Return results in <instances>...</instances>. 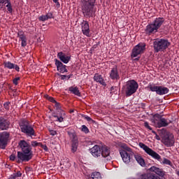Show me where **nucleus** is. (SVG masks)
Wrapping results in <instances>:
<instances>
[{
    "label": "nucleus",
    "mask_w": 179,
    "mask_h": 179,
    "mask_svg": "<svg viewBox=\"0 0 179 179\" xmlns=\"http://www.w3.org/2000/svg\"><path fill=\"white\" fill-rule=\"evenodd\" d=\"M18 146L21 151L17 152V163L20 162H30L33 159V151L31 145L24 140H20Z\"/></svg>",
    "instance_id": "1"
},
{
    "label": "nucleus",
    "mask_w": 179,
    "mask_h": 179,
    "mask_svg": "<svg viewBox=\"0 0 179 179\" xmlns=\"http://www.w3.org/2000/svg\"><path fill=\"white\" fill-rule=\"evenodd\" d=\"M96 0H83L82 5V12L85 17H95L97 8L94 6Z\"/></svg>",
    "instance_id": "2"
},
{
    "label": "nucleus",
    "mask_w": 179,
    "mask_h": 179,
    "mask_svg": "<svg viewBox=\"0 0 179 179\" xmlns=\"http://www.w3.org/2000/svg\"><path fill=\"white\" fill-rule=\"evenodd\" d=\"M164 20H165L163 17L155 18L153 22H150L146 26L145 29V34H147V36H152V34H155V33H157V31H159V29L163 26Z\"/></svg>",
    "instance_id": "3"
},
{
    "label": "nucleus",
    "mask_w": 179,
    "mask_h": 179,
    "mask_svg": "<svg viewBox=\"0 0 179 179\" xmlns=\"http://www.w3.org/2000/svg\"><path fill=\"white\" fill-rule=\"evenodd\" d=\"M170 42L167 39H157L153 42L155 52H162L166 51L170 47Z\"/></svg>",
    "instance_id": "4"
},
{
    "label": "nucleus",
    "mask_w": 179,
    "mask_h": 179,
    "mask_svg": "<svg viewBox=\"0 0 179 179\" xmlns=\"http://www.w3.org/2000/svg\"><path fill=\"white\" fill-rule=\"evenodd\" d=\"M139 85L135 81V80H130L126 83V85L123 86V89L125 92L127 97L132 96L134 93H136Z\"/></svg>",
    "instance_id": "5"
},
{
    "label": "nucleus",
    "mask_w": 179,
    "mask_h": 179,
    "mask_svg": "<svg viewBox=\"0 0 179 179\" xmlns=\"http://www.w3.org/2000/svg\"><path fill=\"white\" fill-rule=\"evenodd\" d=\"M21 132L25 134L27 136H36V131L29 121L22 120L19 124Z\"/></svg>",
    "instance_id": "6"
},
{
    "label": "nucleus",
    "mask_w": 179,
    "mask_h": 179,
    "mask_svg": "<svg viewBox=\"0 0 179 179\" xmlns=\"http://www.w3.org/2000/svg\"><path fill=\"white\" fill-rule=\"evenodd\" d=\"M54 104L57 111V113L53 112L52 113V117H54V118H56L55 120L56 122H64V118H65V116L66 115V114L65 113V111L61 109V103L56 101Z\"/></svg>",
    "instance_id": "7"
},
{
    "label": "nucleus",
    "mask_w": 179,
    "mask_h": 179,
    "mask_svg": "<svg viewBox=\"0 0 179 179\" xmlns=\"http://www.w3.org/2000/svg\"><path fill=\"white\" fill-rule=\"evenodd\" d=\"M147 87L148 89H150V92H155L157 94H159V96L167 94L169 92V88L166 87L156 86L153 83H150Z\"/></svg>",
    "instance_id": "8"
},
{
    "label": "nucleus",
    "mask_w": 179,
    "mask_h": 179,
    "mask_svg": "<svg viewBox=\"0 0 179 179\" xmlns=\"http://www.w3.org/2000/svg\"><path fill=\"white\" fill-rule=\"evenodd\" d=\"M138 145L145 152V153H147V155L151 156L152 159H155V160H160V159H162L160 155L152 150V148H149L148 145H145L143 143H139Z\"/></svg>",
    "instance_id": "9"
},
{
    "label": "nucleus",
    "mask_w": 179,
    "mask_h": 179,
    "mask_svg": "<svg viewBox=\"0 0 179 179\" xmlns=\"http://www.w3.org/2000/svg\"><path fill=\"white\" fill-rule=\"evenodd\" d=\"M145 48H146V43H139L133 48L132 52L131 55V58H136V57H138V55H141V54H143V51H145Z\"/></svg>",
    "instance_id": "10"
},
{
    "label": "nucleus",
    "mask_w": 179,
    "mask_h": 179,
    "mask_svg": "<svg viewBox=\"0 0 179 179\" xmlns=\"http://www.w3.org/2000/svg\"><path fill=\"white\" fill-rule=\"evenodd\" d=\"M10 136V134L8 131H3L0 133V149H6Z\"/></svg>",
    "instance_id": "11"
},
{
    "label": "nucleus",
    "mask_w": 179,
    "mask_h": 179,
    "mask_svg": "<svg viewBox=\"0 0 179 179\" xmlns=\"http://www.w3.org/2000/svg\"><path fill=\"white\" fill-rule=\"evenodd\" d=\"M111 149L107 145H103L101 149V156H102L104 162H111Z\"/></svg>",
    "instance_id": "12"
},
{
    "label": "nucleus",
    "mask_w": 179,
    "mask_h": 179,
    "mask_svg": "<svg viewBox=\"0 0 179 179\" xmlns=\"http://www.w3.org/2000/svg\"><path fill=\"white\" fill-rule=\"evenodd\" d=\"M162 143H164L166 148H171V146H174V135H173V134H168L164 136L162 138Z\"/></svg>",
    "instance_id": "13"
},
{
    "label": "nucleus",
    "mask_w": 179,
    "mask_h": 179,
    "mask_svg": "<svg viewBox=\"0 0 179 179\" xmlns=\"http://www.w3.org/2000/svg\"><path fill=\"white\" fill-rule=\"evenodd\" d=\"M82 32L84 36L87 37H90V26L89 25V22L86 20H83L80 24Z\"/></svg>",
    "instance_id": "14"
},
{
    "label": "nucleus",
    "mask_w": 179,
    "mask_h": 179,
    "mask_svg": "<svg viewBox=\"0 0 179 179\" xmlns=\"http://www.w3.org/2000/svg\"><path fill=\"white\" fill-rule=\"evenodd\" d=\"M90 152L93 157H95L96 159L101 156V148H100V145H95L94 147L90 149Z\"/></svg>",
    "instance_id": "15"
},
{
    "label": "nucleus",
    "mask_w": 179,
    "mask_h": 179,
    "mask_svg": "<svg viewBox=\"0 0 179 179\" xmlns=\"http://www.w3.org/2000/svg\"><path fill=\"white\" fill-rule=\"evenodd\" d=\"M109 78L112 80H120V73L118 72V68L117 66H115L111 69L110 72L109 73Z\"/></svg>",
    "instance_id": "16"
},
{
    "label": "nucleus",
    "mask_w": 179,
    "mask_h": 179,
    "mask_svg": "<svg viewBox=\"0 0 179 179\" xmlns=\"http://www.w3.org/2000/svg\"><path fill=\"white\" fill-rule=\"evenodd\" d=\"M120 155L124 163H126V164L131 163V154L128 153V152L124 150H120Z\"/></svg>",
    "instance_id": "17"
},
{
    "label": "nucleus",
    "mask_w": 179,
    "mask_h": 179,
    "mask_svg": "<svg viewBox=\"0 0 179 179\" xmlns=\"http://www.w3.org/2000/svg\"><path fill=\"white\" fill-rule=\"evenodd\" d=\"M9 125H10V122L9 121L2 117H0V129L1 131H6V129H9Z\"/></svg>",
    "instance_id": "18"
},
{
    "label": "nucleus",
    "mask_w": 179,
    "mask_h": 179,
    "mask_svg": "<svg viewBox=\"0 0 179 179\" xmlns=\"http://www.w3.org/2000/svg\"><path fill=\"white\" fill-rule=\"evenodd\" d=\"M171 124V120H167L164 117H162L159 122H157V128H163L166 127H169Z\"/></svg>",
    "instance_id": "19"
},
{
    "label": "nucleus",
    "mask_w": 179,
    "mask_h": 179,
    "mask_svg": "<svg viewBox=\"0 0 179 179\" xmlns=\"http://www.w3.org/2000/svg\"><path fill=\"white\" fill-rule=\"evenodd\" d=\"M17 36L21 41V46L26 47V45H27V38L26 37V35H24V32L23 31H19Z\"/></svg>",
    "instance_id": "20"
},
{
    "label": "nucleus",
    "mask_w": 179,
    "mask_h": 179,
    "mask_svg": "<svg viewBox=\"0 0 179 179\" xmlns=\"http://www.w3.org/2000/svg\"><path fill=\"white\" fill-rule=\"evenodd\" d=\"M55 65L57 68V71L59 72H61L62 73H64V72H68V70L66 69V66L64 65L62 62H59L58 59H55Z\"/></svg>",
    "instance_id": "21"
},
{
    "label": "nucleus",
    "mask_w": 179,
    "mask_h": 179,
    "mask_svg": "<svg viewBox=\"0 0 179 179\" xmlns=\"http://www.w3.org/2000/svg\"><path fill=\"white\" fill-rule=\"evenodd\" d=\"M93 79L94 82H96V83H100V85H102V86H107V84H106V81L104 80V78L101 74L95 73Z\"/></svg>",
    "instance_id": "22"
},
{
    "label": "nucleus",
    "mask_w": 179,
    "mask_h": 179,
    "mask_svg": "<svg viewBox=\"0 0 179 179\" xmlns=\"http://www.w3.org/2000/svg\"><path fill=\"white\" fill-rule=\"evenodd\" d=\"M57 57L64 64H68V62L71 61V56H66V55L62 52H59L57 54Z\"/></svg>",
    "instance_id": "23"
},
{
    "label": "nucleus",
    "mask_w": 179,
    "mask_h": 179,
    "mask_svg": "<svg viewBox=\"0 0 179 179\" xmlns=\"http://www.w3.org/2000/svg\"><path fill=\"white\" fill-rule=\"evenodd\" d=\"M4 68H7V69H15L17 72H19L20 68H19V66L17 64H15L10 62H3Z\"/></svg>",
    "instance_id": "24"
},
{
    "label": "nucleus",
    "mask_w": 179,
    "mask_h": 179,
    "mask_svg": "<svg viewBox=\"0 0 179 179\" xmlns=\"http://www.w3.org/2000/svg\"><path fill=\"white\" fill-rule=\"evenodd\" d=\"M134 159L141 166V167H145L146 166V163L145 162V159L142 157V156L139 154L134 155Z\"/></svg>",
    "instance_id": "25"
},
{
    "label": "nucleus",
    "mask_w": 179,
    "mask_h": 179,
    "mask_svg": "<svg viewBox=\"0 0 179 179\" xmlns=\"http://www.w3.org/2000/svg\"><path fill=\"white\" fill-rule=\"evenodd\" d=\"M150 171H152V173H156L157 176H159L160 177H164L165 172L156 166H152L150 168Z\"/></svg>",
    "instance_id": "26"
},
{
    "label": "nucleus",
    "mask_w": 179,
    "mask_h": 179,
    "mask_svg": "<svg viewBox=\"0 0 179 179\" xmlns=\"http://www.w3.org/2000/svg\"><path fill=\"white\" fill-rule=\"evenodd\" d=\"M163 116L159 113H156L153 115L152 118L151 119V122L157 127V122H159L160 120Z\"/></svg>",
    "instance_id": "27"
},
{
    "label": "nucleus",
    "mask_w": 179,
    "mask_h": 179,
    "mask_svg": "<svg viewBox=\"0 0 179 179\" xmlns=\"http://www.w3.org/2000/svg\"><path fill=\"white\" fill-rule=\"evenodd\" d=\"M69 90L71 92V93L75 94V96H78V97H80V92L79 91V88L78 87H69Z\"/></svg>",
    "instance_id": "28"
},
{
    "label": "nucleus",
    "mask_w": 179,
    "mask_h": 179,
    "mask_svg": "<svg viewBox=\"0 0 179 179\" xmlns=\"http://www.w3.org/2000/svg\"><path fill=\"white\" fill-rule=\"evenodd\" d=\"M68 135L70 137L71 143H73V142H79V141L78 140V136L76 135V133L69 131Z\"/></svg>",
    "instance_id": "29"
},
{
    "label": "nucleus",
    "mask_w": 179,
    "mask_h": 179,
    "mask_svg": "<svg viewBox=\"0 0 179 179\" xmlns=\"http://www.w3.org/2000/svg\"><path fill=\"white\" fill-rule=\"evenodd\" d=\"M79 146V141H76L71 143V152L72 153H75L76 150H78V147Z\"/></svg>",
    "instance_id": "30"
},
{
    "label": "nucleus",
    "mask_w": 179,
    "mask_h": 179,
    "mask_svg": "<svg viewBox=\"0 0 179 179\" xmlns=\"http://www.w3.org/2000/svg\"><path fill=\"white\" fill-rule=\"evenodd\" d=\"M118 146L122 149H124V150H127V152H132L131 148L128 147V145L124 143H119Z\"/></svg>",
    "instance_id": "31"
},
{
    "label": "nucleus",
    "mask_w": 179,
    "mask_h": 179,
    "mask_svg": "<svg viewBox=\"0 0 179 179\" xmlns=\"http://www.w3.org/2000/svg\"><path fill=\"white\" fill-rule=\"evenodd\" d=\"M92 179H102L101 173L100 172H94L91 175Z\"/></svg>",
    "instance_id": "32"
},
{
    "label": "nucleus",
    "mask_w": 179,
    "mask_h": 179,
    "mask_svg": "<svg viewBox=\"0 0 179 179\" xmlns=\"http://www.w3.org/2000/svg\"><path fill=\"white\" fill-rule=\"evenodd\" d=\"M10 2V0H0V8L2 9L3 6H6L8 3Z\"/></svg>",
    "instance_id": "33"
},
{
    "label": "nucleus",
    "mask_w": 179,
    "mask_h": 179,
    "mask_svg": "<svg viewBox=\"0 0 179 179\" xmlns=\"http://www.w3.org/2000/svg\"><path fill=\"white\" fill-rule=\"evenodd\" d=\"M6 7L7 8L8 13H12L13 12V8H12V3H10V1L6 5Z\"/></svg>",
    "instance_id": "34"
},
{
    "label": "nucleus",
    "mask_w": 179,
    "mask_h": 179,
    "mask_svg": "<svg viewBox=\"0 0 179 179\" xmlns=\"http://www.w3.org/2000/svg\"><path fill=\"white\" fill-rule=\"evenodd\" d=\"M41 143L37 142V141H31V148H37V146H40Z\"/></svg>",
    "instance_id": "35"
},
{
    "label": "nucleus",
    "mask_w": 179,
    "mask_h": 179,
    "mask_svg": "<svg viewBox=\"0 0 179 179\" xmlns=\"http://www.w3.org/2000/svg\"><path fill=\"white\" fill-rule=\"evenodd\" d=\"M11 177L14 178H20V177H22V172L20 171H17L15 173H13Z\"/></svg>",
    "instance_id": "36"
},
{
    "label": "nucleus",
    "mask_w": 179,
    "mask_h": 179,
    "mask_svg": "<svg viewBox=\"0 0 179 179\" xmlns=\"http://www.w3.org/2000/svg\"><path fill=\"white\" fill-rule=\"evenodd\" d=\"M81 131L83 132H85V134H89V128H87V127H86V125L82 126Z\"/></svg>",
    "instance_id": "37"
},
{
    "label": "nucleus",
    "mask_w": 179,
    "mask_h": 179,
    "mask_svg": "<svg viewBox=\"0 0 179 179\" xmlns=\"http://www.w3.org/2000/svg\"><path fill=\"white\" fill-rule=\"evenodd\" d=\"M163 164H167L168 166H171V161L167 159V158H164L162 162Z\"/></svg>",
    "instance_id": "38"
},
{
    "label": "nucleus",
    "mask_w": 179,
    "mask_h": 179,
    "mask_svg": "<svg viewBox=\"0 0 179 179\" xmlns=\"http://www.w3.org/2000/svg\"><path fill=\"white\" fill-rule=\"evenodd\" d=\"M45 97H46L47 100H49L51 103H55L57 101L55 100V99L52 96H50L48 95H45Z\"/></svg>",
    "instance_id": "39"
},
{
    "label": "nucleus",
    "mask_w": 179,
    "mask_h": 179,
    "mask_svg": "<svg viewBox=\"0 0 179 179\" xmlns=\"http://www.w3.org/2000/svg\"><path fill=\"white\" fill-rule=\"evenodd\" d=\"M85 120H86L87 121H88V122H95L94 120H93V119H92L90 117L87 116V115H83Z\"/></svg>",
    "instance_id": "40"
},
{
    "label": "nucleus",
    "mask_w": 179,
    "mask_h": 179,
    "mask_svg": "<svg viewBox=\"0 0 179 179\" xmlns=\"http://www.w3.org/2000/svg\"><path fill=\"white\" fill-rule=\"evenodd\" d=\"M19 80H20V77L15 78L13 79V83H14L15 86H17V85H19Z\"/></svg>",
    "instance_id": "41"
},
{
    "label": "nucleus",
    "mask_w": 179,
    "mask_h": 179,
    "mask_svg": "<svg viewBox=\"0 0 179 179\" xmlns=\"http://www.w3.org/2000/svg\"><path fill=\"white\" fill-rule=\"evenodd\" d=\"M38 20H40L41 22H45V20H47V16L45 15H41L38 17Z\"/></svg>",
    "instance_id": "42"
},
{
    "label": "nucleus",
    "mask_w": 179,
    "mask_h": 179,
    "mask_svg": "<svg viewBox=\"0 0 179 179\" xmlns=\"http://www.w3.org/2000/svg\"><path fill=\"white\" fill-rule=\"evenodd\" d=\"M9 106H10V102H9V101H7L3 103V107H4L5 110H9Z\"/></svg>",
    "instance_id": "43"
},
{
    "label": "nucleus",
    "mask_w": 179,
    "mask_h": 179,
    "mask_svg": "<svg viewBox=\"0 0 179 179\" xmlns=\"http://www.w3.org/2000/svg\"><path fill=\"white\" fill-rule=\"evenodd\" d=\"M45 152H48V147H47V145H43V143H41L40 145Z\"/></svg>",
    "instance_id": "44"
},
{
    "label": "nucleus",
    "mask_w": 179,
    "mask_h": 179,
    "mask_svg": "<svg viewBox=\"0 0 179 179\" xmlns=\"http://www.w3.org/2000/svg\"><path fill=\"white\" fill-rule=\"evenodd\" d=\"M144 127L147 129H149V131H152V127L149 126V122H144Z\"/></svg>",
    "instance_id": "45"
},
{
    "label": "nucleus",
    "mask_w": 179,
    "mask_h": 179,
    "mask_svg": "<svg viewBox=\"0 0 179 179\" xmlns=\"http://www.w3.org/2000/svg\"><path fill=\"white\" fill-rule=\"evenodd\" d=\"M48 131H49L50 135H52V136H55V135H57V131L51 129H49Z\"/></svg>",
    "instance_id": "46"
},
{
    "label": "nucleus",
    "mask_w": 179,
    "mask_h": 179,
    "mask_svg": "<svg viewBox=\"0 0 179 179\" xmlns=\"http://www.w3.org/2000/svg\"><path fill=\"white\" fill-rule=\"evenodd\" d=\"M70 78H71V76H65V75H62V76H61V80H65V79L69 80V79H70Z\"/></svg>",
    "instance_id": "47"
},
{
    "label": "nucleus",
    "mask_w": 179,
    "mask_h": 179,
    "mask_svg": "<svg viewBox=\"0 0 179 179\" xmlns=\"http://www.w3.org/2000/svg\"><path fill=\"white\" fill-rule=\"evenodd\" d=\"M46 19L48 20V19H52V13H48L45 15Z\"/></svg>",
    "instance_id": "48"
},
{
    "label": "nucleus",
    "mask_w": 179,
    "mask_h": 179,
    "mask_svg": "<svg viewBox=\"0 0 179 179\" xmlns=\"http://www.w3.org/2000/svg\"><path fill=\"white\" fill-rule=\"evenodd\" d=\"M152 133L155 135L156 139H157V141H160V137L159 135H157V133L155 130H152Z\"/></svg>",
    "instance_id": "49"
},
{
    "label": "nucleus",
    "mask_w": 179,
    "mask_h": 179,
    "mask_svg": "<svg viewBox=\"0 0 179 179\" xmlns=\"http://www.w3.org/2000/svg\"><path fill=\"white\" fill-rule=\"evenodd\" d=\"M10 160H11L12 162H15V160H16V156H15V155H11L10 156Z\"/></svg>",
    "instance_id": "50"
},
{
    "label": "nucleus",
    "mask_w": 179,
    "mask_h": 179,
    "mask_svg": "<svg viewBox=\"0 0 179 179\" xmlns=\"http://www.w3.org/2000/svg\"><path fill=\"white\" fill-rule=\"evenodd\" d=\"M53 1V2L55 3H56V5H59V0H52Z\"/></svg>",
    "instance_id": "51"
},
{
    "label": "nucleus",
    "mask_w": 179,
    "mask_h": 179,
    "mask_svg": "<svg viewBox=\"0 0 179 179\" xmlns=\"http://www.w3.org/2000/svg\"><path fill=\"white\" fill-rule=\"evenodd\" d=\"M74 112H75V110H74L73 109H71V110H70V113H71V114H72V113H74Z\"/></svg>",
    "instance_id": "52"
},
{
    "label": "nucleus",
    "mask_w": 179,
    "mask_h": 179,
    "mask_svg": "<svg viewBox=\"0 0 179 179\" xmlns=\"http://www.w3.org/2000/svg\"><path fill=\"white\" fill-rule=\"evenodd\" d=\"M9 179H21V178H13V176H11Z\"/></svg>",
    "instance_id": "53"
},
{
    "label": "nucleus",
    "mask_w": 179,
    "mask_h": 179,
    "mask_svg": "<svg viewBox=\"0 0 179 179\" xmlns=\"http://www.w3.org/2000/svg\"><path fill=\"white\" fill-rule=\"evenodd\" d=\"M176 174H177V176H178V177H179V171H176Z\"/></svg>",
    "instance_id": "54"
},
{
    "label": "nucleus",
    "mask_w": 179,
    "mask_h": 179,
    "mask_svg": "<svg viewBox=\"0 0 179 179\" xmlns=\"http://www.w3.org/2000/svg\"><path fill=\"white\" fill-rule=\"evenodd\" d=\"M136 61H138V59H135Z\"/></svg>",
    "instance_id": "55"
}]
</instances>
